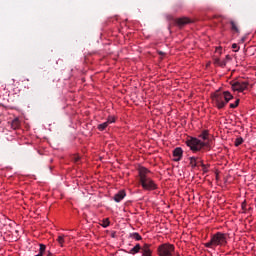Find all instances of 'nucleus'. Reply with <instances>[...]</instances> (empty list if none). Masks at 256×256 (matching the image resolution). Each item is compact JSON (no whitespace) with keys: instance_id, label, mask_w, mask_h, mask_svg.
Segmentation results:
<instances>
[{"instance_id":"nucleus-1","label":"nucleus","mask_w":256,"mask_h":256,"mask_svg":"<svg viewBox=\"0 0 256 256\" xmlns=\"http://www.w3.org/2000/svg\"><path fill=\"white\" fill-rule=\"evenodd\" d=\"M200 139L203 141L190 137L186 140V145L189 147L193 153H197L199 151H202V149H211V143L209 142V131L204 130L200 135Z\"/></svg>"},{"instance_id":"nucleus-2","label":"nucleus","mask_w":256,"mask_h":256,"mask_svg":"<svg viewBox=\"0 0 256 256\" xmlns=\"http://www.w3.org/2000/svg\"><path fill=\"white\" fill-rule=\"evenodd\" d=\"M139 183L143 187L144 191H155L157 184L151 179V171L145 167L138 168Z\"/></svg>"},{"instance_id":"nucleus-3","label":"nucleus","mask_w":256,"mask_h":256,"mask_svg":"<svg viewBox=\"0 0 256 256\" xmlns=\"http://www.w3.org/2000/svg\"><path fill=\"white\" fill-rule=\"evenodd\" d=\"M211 99L214 107H217V109H224L225 105L233 99V95H231L229 91L223 93L215 92L212 94Z\"/></svg>"},{"instance_id":"nucleus-4","label":"nucleus","mask_w":256,"mask_h":256,"mask_svg":"<svg viewBox=\"0 0 256 256\" xmlns=\"http://www.w3.org/2000/svg\"><path fill=\"white\" fill-rule=\"evenodd\" d=\"M227 245V234L222 232H217L212 235L209 242L204 244V247L208 249H215V247H225Z\"/></svg>"},{"instance_id":"nucleus-5","label":"nucleus","mask_w":256,"mask_h":256,"mask_svg":"<svg viewBox=\"0 0 256 256\" xmlns=\"http://www.w3.org/2000/svg\"><path fill=\"white\" fill-rule=\"evenodd\" d=\"M158 256H181L175 251V245L164 243L157 248Z\"/></svg>"},{"instance_id":"nucleus-6","label":"nucleus","mask_w":256,"mask_h":256,"mask_svg":"<svg viewBox=\"0 0 256 256\" xmlns=\"http://www.w3.org/2000/svg\"><path fill=\"white\" fill-rule=\"evenodd\" d=\"M247 87H249V82L236 81L232 83V91H238L239 93L246 91Z\"/></svg>"},{"instance_id":"nucleus-7","label":"nucleus","mask_w":256,"mask_h":256,"mask_svg":"<svg viewBox=\"0 0 256 256\" xmlns=\"http://www.w3.org/2000/svg\"><path fill=\"white\" fill-rule=\"evenodd\" d=\"M175 23L176 25H178V27H185V25H189V23H191V19L187 17H182L175 19Z\"/></svg>"},{"instance_id":"nucleus-8","label":"nucleus","mask_w":256,"mask_h":256,"mask_svg":"<svg viewBox=\"0 0 256 256\" xmlns=\"http://www.w3.org/2000/svg\"><path fill=\"white\" fill-rule=\"evenodd\" d=\"M173 157H175L174 161H181L183 158V149L181 147L175 148L173 151Z\"/></svg>"},{"instance_id":"nucleus-9","label":"nucleus","mask_w":256,"mask_h":256,"mask_svg":"<svg viewBox=\"0 0 256 256\" xmlns=\"http://www.w3.org/2000/svg\"><path fill=\"white\" fill-rule=\"evenodd\" d=\"M142 256H152L153 251H151V245L144 244L141 248Z\"/></svg>"},{"instance_id":"nucleus-10","label":"nucleus","mask_w":256,"mask_h":256,"mask_svg":"<svg viewBox=\"0 0 256 256\" xmlns=\"http://www.w3.org/2000/svg\"><path fill=\"white\" fill-rule=\"evenodd\" d=\"M188 199H189V201H191V199H193L197 203V202L201 201V194H199V193H190V194H188Z\"/></svg>"},{"instance_id":"nucleus-11","label":"nucleus","mask_w":256,"mask_h":256,"mask_svg":"<svg viewBox=\"0 0 256 256\" xmlns=\"http://www.w3.org/2000/svg\"><path fill=\"white\" fill-rule=\"evenodd\" d=\"M126 196H127L126 193H118V194H115L113 199L116 203H121V201H123V199H125Z\"/></svg>"},{"instance_id":"nucleus-12","label":"nucleus","mask_w":256,"mask_h":256,"mask_svg":"<svg viewBox=\"0 0 256 256\" xmlns=\"http://www.w3.org/2000/svg\"><path fill=\"white\" fill-rule=\"evenodd\" d=\"M139 251H141V245L136 244L132 249H130L126 253H129L130 255H136V253H139Z\"/></svg>"},{"instance_id":"nucleus-13","label":"nucleus","mask_w":256,"mask_h":256,"mask_svg":"<svg viewBox=\"0 0 256 256\" xmlns=\"http://www.w3.org/2000/svg\"><path fill=\"white\" fill-rule=\"evenodd\" d=\"M190 165H191L192 169H195V167H199V158L190 157Z\"/></svg>"},{"instance_id":"nucleus-14","label":"nucleus","mask_w":256,"mask_h":256,"mask_svg":"<svg viewBox=\"0 0 256 256\" xmlns=\"http://www.w3.org/2000/svg\"><path fill=\"white\" fill-rule=\"evenodd\" d=\"M214 65H218V67H225L227 65V62L225 60L215 58L214 59Z\"/></svg>"},{"instance_id":"nucleus-15","label":"nucleus","mask_w":256,"mask_h":256,"mask_svg":"<svg viewBox=\"0 0 256 256\" xmlns=\"http://www.w3.org/2000/svg\"><path fill=\"white\" fill-rule=\"evenodd\" d=\"M173 9L175 11V13H179V11H181V9H183V3L181 1H178L174 4Z\"/></svg>"},{"instance_id":"nucleus-16","label":"nucleus","mask_w":256,"mask_h":256,"mask_svg":"<svg viewBox=\"0 0 256 256\" xmlns=\"http://www.w3.org/2000/svg\"><path fill=\"white\" fill-rule=\"evenodd\" d=\"M20 125L21 122L19 121V118H15L11 123L12 129H19Z\"/></svg>"},{"instance_id":"nucleus-17","label":"nucleus","mask_w":256,"mask_h":256,"mask_svg":"<svg viewBox=\"0 0 256 256\" xmlns=\"http://www.w3.org/2000/svg\"><path fill=\"white\" fill-rule=\"evenodd\" d=\"M230 25H231L232 31H235V33H239V28L237 27V23H235V21L231 20Z\"/></svg>"},{"instance_id":"nucleus-18","label":"nucleus","mask_w":256,"mask_h":256,"mask_svg":"<svg viewBox=\"0 0 256 256\" xmlns=\"http://www.w3.org/2000/svg\"><path fill=\"white\" fill-rule=\"evenodd\" d=\"M110 221H109V218H105L104 220H102V223L100 224L101 227H103L104 229H107V227H109L110 225Z\"/></svg>"},{"instance_id":"nucleus-19","label":"nucleus","mask_w":256,"mask_h":256,"mask_svg":"<svg viewBox=\"0 0 256 256\" xmlns=\"http://www.w3.org/2000/svg\"><path fill=\"white\" fill-rule=\"evenodd\" d=\"M107 127H109V122H104V123L98 125L99 131H105L107 129Z\"/></svg>"},{"instance_id":"nucleus-20","label":"nucleus","mask_w":256,"mask_h":256,"mask_svg":"<svg viewBox=\"0 0 256 256\" xmlns=\"http://www.w3.org/2000/svg\"><path fill=\"white\" fill-rule=\"evenodd\" d=\"M45 249H47V246H45L44 244H40L39 253L35 256H43V254L45 253Z\"/></svg>"},{"instance_id":"nucleus-21","label":"nucleus","mask_w":256,"mask_h":256,"mask_svg":"<svg viewBox=\"0 0 256 256\" xmlns=\"http://www.w3.org/2000/svg\"><path fill=\"white\" fill-rule=\"evenodd\" d=\"M132 239H135V241H141V239H143V237L140 236L139 233L135 232L131 234Z\"/></svg>"},{"instance_id":"nucleus-22","label":"nucleus","mask_w":256,"mask_h":256,"mask_svg":"<svg viewBox=\"0 0 256 256\" xmlns=\"http://www.w3.org/2000/svg\"><path fill=\"white\" fill-rule=\"evenodd\" d=\"M201 167L203 173H209V165H205L204 163L201 162Z\"/></svg>"},{"instance_id":"nucleus-23","label":"nucleus","mask_w":256,"mask_h":256,"mask_svg":"<svg viewBox=\"0 0 256 256\" xmlns=\"http://www.w3.org/2000/svg\"><path fill=\"white\" fill-rule=\"evenodd\" d=\"M242 143H243V138L241 137L236 138L235 147H239V145H242Z\"/></svg>"},{"instance_id":"nucleus-24","label":"nucleus","mask_w":256,"mask_h":256,"mask_svg":"<svg viewBox=\"0 0 256 256\" xmlns=\"http://www.w3.org/2000/svg\"><path fill=\"white\" fill-rule=\"evenodd\" d=\"M239 107V99L235 101V103L230 104V109H237Z\"/></svg>"},{"instance_id":"nucleus-25","label":"nucleus","mask_w":256,"mask_h":256,"mask_svg":"<svg viewBox=\"0 0 256 256\" xmlns=\"http://www.w3.org/2000/svg\"><path fill=\"white\" fill-rule=\"evenodd\" d=\"M59 245L63 246V243H65V239L63 238V236H59L57 239Z\"/></svg>"},{"instance_id":"nucleus-26","label":"nucleus","mask_w":256,"mask_h":256,"mask_svg":"<svg viewBox=\"0 0 256 256\" xmlns=\"http://www.w3.org/2000/svg\"><path fill=\"white\" fill-rule=\"evenodd\" d=\"M106 122L108 123V125H111V123H115V118L114 117H109Z\"/></svg>"},{"instance_id":"nucleus-27","label":"nucleus","mask_w":256,"mask_h":256,"mask_svg":"<svg viewBox=\"0 0 256 256\" xmlns=\"http://www.w3.org/2000/svg\"><path fill=\"white\" fill-rule=\"evenodd\" d=\"M232 49H234L235 53H237V51H239V46L237 44H232Z\"/></svg>"},{"instance_id":"nucleus-28","label":"nucleus","mask_w":256,"mask_h":256,"mask_svg":"<svg viewBox=\"0 0 256 256\" xmlns=\"http://www.w3.org/2000/svg\"><path fill=\"white\" fill-rule=\"evenodd\" d=\"M166 19H168V21H173V15H167Z\"/></svg>"},{"instance_id":"nucleus-29","label":"nucleus","mask_w":256,"mask_h":256,"mask_svg":"<svg viewBox=\"0 0 256 256\" xmlns=\"http://www.w3.org/2000/svg\"><path fill=\"white\" fill-rule=\"evenodd\" d=\"M246 207H247V201L244 200V201L242 202V209H245Z\"/></svg>"},{"instance_id":"nucleus-30","label":"nucleus","mask_w":256,"mask_h":256,"mask_svg":"<svg viewBox=\"0 0 256 256\" xmlns=\"http://www.w3.org/2000/svg\"><path fill=\"white\" fill-rule=\"evenodd\" d=\"M198 162H199L198 167L199 166L201 167V163H203V160L198 159Z\"/></svg>"},{"instance_id":"nucleus-31","label":"nucleus","mask_w":256,"mask_h":256,"mask_svg":"<svg viewBox=\"0 0 256 256\" xmlns=\"http://www.w3.org/2000/svg\"><path fill=\"white\" fill-rule=\"evenodd\" d=\"M77 161H79V157H76V158H75V162H76V163H77Z\"/></svg>"},{"instance_id":"nucleus-32","label":"nucleus","mask_w":256,"mask_h":256,"mask_svg":"<svg viewBox=\"0 0 256 256\" xmlns=\"http://www.w3.org/2000/svg\"><path fill=\"white\" fill-rule=\"evenodd\" d=\"M118 193H125V191L124 190H120V191H118Z\"/></svg>"},{"instance_id":"nucleus-33","label":"nucleus","mask_w":256,"mask_h":256,"mask_svg":"<svg viewBox=\"0 0 256 256\" xmlns=\"http://www.w3.org/2000/svg\"><path fill=\"white\" fill-rule=\"evenodd\" d=\"M242 41H245V38H242Z\"/></svg>"}]
</instances>
